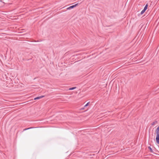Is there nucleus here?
Masks as SVG:
<instances>
[{
    "mask_svg": "<svg viewBox=\"0 0 159 159\" xmlns=\"http://www.w3.org/2000/svg\"><path fill=\"white\" fill-rule=\"evenodd\" d=\"M148 4H147L145 6L143 9L146 11V9H147V8H148Z\"/></svg>",
    "mask_w": 159,
    "mask_h": 159,
    "instance_id": "0eeeda50",
    "label": "nucleus"
},
{
    "mask_svg": "<svg viewBox=\"0 0 159 159\" xmlns=\"http://www.w3.org/2000/svg\"><path fill=\"white\" fill-rule=\"evenodd\" d=\"M43 97H44V96H40V97H37L36 98H34V100H37V99H39L41 98H43Z\"/></svg>",
    "mask_w": 159,
    "mask_h": 159,
    "instance_id": "7ed1b4c3",
    "label": "nucleus"
},
{
    "mask_svg": "<svg viewBox=\"0 0 159 159\" xmlns=\"http://www.w3.org/2000/svg\"><path fill=\"white\" fill-rule=\"evenodd\" d=\"M76 87H73L72 88H71L69 89V90H72L75 89H76Z\"/></svg>",
    "mask_w": 159,
    "mask_h": 159,
    "instance_id": "1a4fd4ad",
    "label": "nucleus"
},
{
    "mask_svg": "<svg viewBox=\"0 0 159 159\" xmlns=\"http://www.w3.org/2000/svg\"><path fill=\"white\" fill-rule=\"evenodd\" d=\"M145 11L143 9L141 12V15L143 14L145 12Z\"/></svg>",
    "mask_w": 159,
    "mask_h": 159,
    "instance_id": "9b49d317",
    "label": "nucleus"
},
{
    "mask_svg": "<svg viewBox=\"0 0 159 159\" xmlns=\"http://www.w3.org/2000/svg\"><path fill=\"white\" fill-rule=\"evenodd\" d=\"M157 121L156 120L154 121L152 123L151 125L152 126L154 125L155 124L157 123Z\"/></svg>",
    "mask_w": 159,
    "mask_h": 159,
    "instance_id": "39448f33",
    "label": "nucleus"
},
{
    "mask_svg": "<svg viewBox=\"0 0 159 159\" xmlns=\"http://www.w3.org/2000/svg\"><path fill=\"white\" fill-rule=\"evenodd\" d=\"M89 102H88L84 106V107H86L87 106H88L89 104Z\"/></svg>",
    "mask_w": 159,
    "mask_h": 159,
    "instance_id": "f8f14e48",
    "label": "nucleus"
},
{
    "mask_svg": "<svg viewBox=\"0 0 159 159\" xmlns=\"http://www.w3.org/2000/svg\"><path fill=\"white\" fill-rule=\"evenodd\" d=\"M156 133L157 134L156 137H158L159 136V126L157 128L156 130Z\"/></svg>",
    "mask_w": 159,
    "mask_h": 159,
    "instance_id": "f257e3e1",
    "label": "nucleus"
},
{
    "mask_svg": "<svg viewBox=\"0 0 159 159\" xmlns=\"http://www.w3.org/2000/svg\"><path fill=\"white\" fill-rule=\"evenodd\" d=\"M148 148L149 149L150 151L151 152H153V151L152 149V148L150 147H148Z\"/></svg>",
    "mask_w": 159,
    "mask_h": 159,
    "instance_id": "6e6552de",
    "label": "nucleus"
},
{
    "mask_svg": "<svg viewBox=\"0 0 159 159\" xmlns=\"http://www.w3.org/2000/svg\"><path fill=\"white\" fill-rule=\"evenodd\" d=\"M156 140L157 143L158 144H159V136H158V137H156Z\"/></svg>",
    "mask_w": 159,
    "mask_h": 159,
    "instance_id": "20e7f679",
    "label": "nucleus"
},
{
    "mask_svg": "<svg viewBox=\"0 0 159 159\" xmlns=\"http://www.w3.org/2000/svg\"><path fill=\"white\" fill-rule=\"evenodd\" d=\"M34 128L33 127H30V128H29L25 129H23V131H25V130H28V129H33V128Z\"/></svg>",
    "mask_w": 159,
    "mask_h": 159,
    "instance_id": "423d86ee",
    "label": "nucleus"
},
{
    "mask_svg": "<svg viewBox=\"0 0 159 159\" xmlns=\"http://www.w3.org/2000/svg\"><path fill=\"white\" fill-rule=\"evenodd\" d=\"M78 5V4L77 3V4H76L74 5L71 6L67 8V9H70L73 8L74 7H76V6H77Z\"/></svg>",
    "mask_w": 159,
    "mask_h": 159,
    "instance_id": "f03ea898",
    "label": "nucleus"
},
{
    "mask_svg": "<svg viewBox=\"0 0 159 159\" xmlns=\"http://www.w3.org/2000/svg\"><path fill=\"white\" fill-rule=\"evenodd\" d=\"M3 0H0V3H2V5H3L4 4V2H3Z\"/></svg>",
    "mask_w": 159,
    "mask_h": 159,
    "instance_id": "9d476101",
    "label": "nucleus"
}]
</instances>
